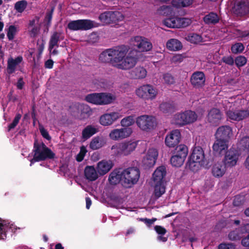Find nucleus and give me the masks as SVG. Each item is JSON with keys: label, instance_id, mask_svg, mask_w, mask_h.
I'll return each instance as SVG.
<instances>
[{"label": "nucleus", "instance_id": "nucleus-1", "mask_svg": "<svg viewBox=\"0 0 249 249\" xmlns=\"http://www.w3.org/2000/svg\"><path fill=\"white\" fill-rule=\"evenodd\" d=\"M129 47L120 45L107 49L99 56V60L104 63H110L112 66L122 70H128L134 67L137 59L128 55Z\"/></svg>", "mask_w": 249, "mask_h": 249}, {"label": "nucleus", "instance_id": "nucleus-2", "mask_svg": "<svg viewBox=\"0 0 249 249\" xmlns=\"http://www.w3.org/2000/svg\"><path fill=\"white\" fill-rule=\"evenodd\" d=\"M116 100V96L111 93L100 92L88 94L85 100L90 104L104 106L113 103Z\"/></svg>", "mask_w": 249, "mask_h": 249}, {"label": "nucleus", "instance_id": "nucleus-3", "mask_svg": "<svg viewBox=\"0 0 249 249\" xmlns=\"http://www.w3.org/2000/svg\"><path fill=\"white\" fill-rule=\"evenodd\" d=\"M226 115L230 121L239 122L249 117V109H237L235 103L225 101Z\"/></svg>", "mask_w": 249, "mask_h": 249}, {"label": "nucleus", "instance_id": "nucleus-4", "mask_svg": "<svg viewBox=\"0 0 249 249\" xmlns=\"http://www.w3.org/2000/svg\"><path fill=\"white\" fill-rule=\"evenodd\" d=\"M135 93L140 99L143 101H151L157 97L158 90L153 85L146 84L138 87L135 89Z\"/></svg>", "mask_w": 249, "mask_h": 249}, {"label": "nucleus", "instance_id": "nucleus-5", "mask_svg": "<svg viewBox=\"0 0 249 249\" xmlns=\"http://www.w3.org/2000/svg\"><path fill=\"white\" fill-rule=\"evenodd\" d=\"M197 119V115L195 111L187 110L175 114L173 117L172 122L179 126H183L194 123Z\"/></svg>", "mask_w": 249, "mask_h": 249}, {"label": "nucleus", "instance_id": "nucleus-6", "mask_svg": "<svg viewBox=\"0 0 249 249\" xmlns=\"http://www.w3.org/2000/svg\"><path fill=\"white\" fill-rule=\"evenodd\" d=\"M140 176V171L137 168H128L122 172V184L126 187H131L138 182Z\"/></svg>", "mask_w": 249, "mask_h": 249}, {"label": "nucleus", "instance_id": "nucleus-7", "mask_svg": "<svg viewBox=\"0 0 249 249\" xmlns=\"http://www.w3.org/2000/svg\"><path fill=\"white\" fill-rule=\"evenodd\" d=\"M138 127L142 131L150 132L156 128L157 122L153 116L143 115L138 117L136 119Z\"/></svg>", "mask_w": 249, "mask_h": 249}, {"label": "nucleus", "instance_id": "nucleus-8", "mask_svg": "<svg viewBox=\"0 0 249 249\" xmlns=\"http://www.w3.org/2000/svg\"><path fill=\"white\" fill-rule=\"evenodd\" d=\"M34 156L33 160L39 161L46 159H53L55 154L48 148L43 142L38 143L36 142L34 143Z\"/></svg>", "mask_w": 249, "mask_h": 249}, {"label": "nucleus", "instance_id": "nucleus-9", "mask_svg": "<svg viewBox=\"0 0 249 249\" xmlns=\"http://www.w3.org/2000/svg\"><path fill=\"white\" fill-rule=\"evenodd\" d=\"M162 22L164 25L169 28H180L188 26L192 21L191 18L176 17L166 18Z\"/></svg>", "mask_w": 249, "mask_h": 249}, {"label": "nucleus", "instance_id": "nucleus-10", "mask_svg": "<svg viewBox=\"0 0 249 249\" xmlns=\"http://www.w3.org/2000/svg\"><path fill=\"white\" fill-rule=\"evenodd\" d=\"M130 44L141 52L150 51L153 47L151 42L147 38L142 36H136L131 38Z\"/></svg>", "mask_w": 249, "mask_h": 249}, {"label": "nucleus", "instance_id": "nucleus-11", "mask_svg": "<svg viewBox=\"0 0 249 249\" xmlns=\"http://www.w3.org/2000/svg\"><path fill=\"white\" fill-rule=\"evenodd\" d=\"M97 27V24L89 19H79L70 21L68 24V28L71 30H88L93 27Z\"/></svg>", "mask_w": 249, "mask_h": 249}, {"label": "nucleus", "instance_id": "nucleus-12", "mask_svg": "<svg viewBox=\"0 0 249 249\" xmlns=\"http://www.w3.org/2000/svg\"><path fill=\"white\" fill-rule=\"evenodd\" d=\"M239 158L240 154L238 151L233 147H231L225 153L222 162L227 168H232L237 165Z\"/></svg>", "mask_w": 249, "mask_h": 249}, {"label": "nucleus", "instance_id": "nucleus-13", "mask_svg": "<svg viewBox=\"0 0 249 249\" xmlns=\"http://www.w3.org/2000/svg\"><path fill=\"white\" fill-rule=\"evenodd\" d=\"M123 116V115L120 111L106 113L100 116L99 123L103 126H109L121 118Z\"/></svg>", "mask_w": 249, "mask_h": 249}, {"label": "nucleus", "instance_id": "nucleus-14", "mask_svg": "<svg viewBox=\"0 0 249 249\" xmlns=\"http://www.w3.org/2000/svg\"><path fill=\"white\" fill-rule=\"evenodd\" d=\"M132 132L130 127L115 128L110 131L109 137L112 140L119 141L129 137Z\"/></svg>", "mask_w": 249, "mask_h": 249}, {"label": "nucleus", "instance_id": "nucleus-15", "mask_svg": "<svg viewBox=\"0 0 249 249\" xmlns=\"http://www.w3.org/2000/svg\"><path fill=\"white\" fill-rule=\"evenodd\" d=\"M232 12L238 17H242L249 12V0H235Z\"/></svg>", "mask_w": 249, "mask_h": 249}, {"label": "nucleus", "instance_id": "nucleus-16", "mask_svg": "<svg viewBox=\"0 0 249 249\" xmlns=\"http://www.w3.org/2000/svg\"><path fill=\"white\" fill-rule=\"evenodd\" d=\"M215 139L229 141L233 136L232 128L229 125H222L219 127L214 134Z\"/></svg>", "mask_w": 249, "mask_h": 249}, {"label": "nucleus", "instance_id": "nucleus-17", "mask_svg": "<svg viewBox=\"0 0 249 249\" xmlns=\"http://www.w3.org/2000/svg\"><path fill=\"white\" fill-rule=\"evenodd\" d=\"M181 134L179 130H173L166 135L165 139V143L169 147H174L180 142Z\"/></svg>", "mask_w": 249, "mask_h": 249}, {"label": "nucleus", "instance_id": "nucleus-18", "mask_svg": "<svg viewBox=\"0 0 249 249\" xmlns=\"http://www.w3.org/2000/svg\"><path fill=\"white\" fill-rule=\"evenodd\" d=\"M158 156V150L154 148H149L144 157L142 162L147 166L151 167L156 163Z\"/></svg>", "mask_w": 249, "mask_h": 249}, {"label": "nucleus", "instance_id": "nucleus-19", "mask_svg": "<svg viewBox=\"0 0 249 249\" xmlns=\"http://www.w3.org/2000/svg\"><path fill=\"white\" fill-rule=\"evenodd\" d=\"M113 166V163L110 160H103L99 161L96 166L100 176H103L109 172Z\"/></svg>", "mask_w": 249, "mask_h": 249}, {"label": "nucleus", "instance_id": "nucleus-20", "mask_svg": "<svg viewBox=\"0 0 249 249\" xmlns=\"http://www.w3.org/2000/svg\"><path fill=\"white\" fill-rule=\"evenodd\" d=\"M213 145V150L215 154L221 155L226 153L229 147L228 142L224 140L215 139Z\"/></svg>", "mask_w": 249, "mask_h": 249}, {"label": "nucleus", "instance_id": "nucleus-21", "mask_svg": "<svg viewBox=\"0 0 249 249\" xmlns=\"http://www.w3.org/2000/svg\"><path fill=\"white\" fill-rule=\"evenodd\" d=\"M223 118V115L219 109L217 108L211 109L208 114L207 120L212 125L219 124Z\"/></svg>", "mask_w": 249, "mask_h": 249}, {"label": "nucleus", "instance_id": "nucleus-22", "mask_svg": "<svg viewBox=\"0 0 249 249\" xmlns=\"http://www.w3.org/2000/svg\"><path fill=\"white\" fill-rule=\"evenodd\" d=\"M166 174V168L163 166L158 167L153 174V184H164V178Z\"/></svg>", "mask_w": 249, "mask_h": 249}, {"label": "nucleus", "instance_id": "nucleus-23", "mask_svg": "<svg viewBox=\"0 0 249 249\" xmlns=\"http://www.w3.org/2000/svg\"><path fill=\"white\" fill-rule=\"evenodd\" d=\"M190 80L193 86L199 88L204 85L205 76L203 72L196 71L192 74Z\"/></svg>", "mask_w": 249, "mask_h": 249}, {"label": "nucleus", "instance_id": "nucleus-24", "mask_svg": "<svg viewBox=\"0 0 249 249\" xmlns=\"http://www.w3.org/2000/svg\"><path fill=\"white\" fill-rule=\"evenodd\" d=\"M40 33L39 18L35 17L29 22V34L30 36L35 37Z\"/></svg>", "mask_w": 249, "mask_h": 249}, {"label": "nucleus", "instance_id": "nucleus-25", "mask_svg": "<svg viewBox=\"0 0 249 249\" xmlns=\"http://www.w3.org/2000/svg\"><path fill=\"white\" fill-rule=\"evenodd\" d=\"M84 172L85 178L90 181L96 180L100 176L97 170L92 165L87 166Z\"/></svg>", "mask_w": 249, "mask_h": 249}, {"label": "nucleus", "instance_id": "nucleus-26", "mask_svg": "<svg viewBox=\"0 0 249 249\" xmlns=\"http://www.w3.org/2000/svg\"><path fill=\"white\" fill-rule=\"evenodd\" d=\"M226 168H227V167L225 166L222 161H217L213 164L212 167V172L214 177L220 178L225 174Z\"/></svg>", "mask_w": 249, "mask_h": 249}, {"label": "nucleus", "instance_id": "nucleus-27", "mask_svg": "<svg viewBox=\"0 0 249 249\" xmlns=\"http://www.w3.org/2000/svg\"><path fill=\"white\" fill-rule=\"evenodd\" d=\"M147 71L143 67L137 66L129 72L131 77L134 79H142L146 77Z\"/></svg>", "mask_w": 249, "mask_h": 249}, {"label": "nucleus", "instance_id": "nucleus-28", "mask_svg": "<svg viewBox=\"0 0 249 249\" xmlns=\"http://www.w3.org/2000/svg\"><path fill=\"white\" fill-rule=\"evenodd\" d=\"M23 58L18 56L15 58H9L7 60V71L9 74L14 72L19 64L21 63Z\"/></svg>", "mask_w": 249, "mask_h": 249}, {"label": "nucleus", "instance_id": "nucleus-29", "mask_svg": "<svg viewBox=\"0 0 249 249\" xmlns=\"http://www.w3.org/2000/svg\"><path fill=\"white\" fill-rule=\"evenodd\" d=\"M137 146V143L135 141H129L121 142L123 156H127L129 155L135 150Z\"/></svg>", "mask_w": 249, "mask_h": 249}, {"label": "nucleus", "instance_id": "nucleus-30", "mask_svg": "<svg viewBox=\"0 0 249 249\" xmlns=\"http://www.w3.org/2000/svg\"><path fill=\"white\" fill-rule=\"evenodd\" d=\"M190 158L193 160L203 163L204 153L202 148L199 146L194 148Z\"/></svg>", "mask_w": 249, "mask_h": 249}, {"label": "nucleus", "instance_id": "nucleus-31", "mask_svg": "<svg viewBox=\"0 0 249 249\" xmlns=\"http://www.w3.org/2000/svg\"><path fill=\"white\" fill-rule=\"evenodd\" d=\"M98 132V129L92 125H88L82 132V137L84 140L89 139Z\"/></svg>", "mask_w": 249, "mask_h": 249}, {"label": "nucleus", "instance_id": "nucleus-32", "mask_svg": "<svg viewBox=\"0 0 249 249\" xmlns=\"http://www.w3.org/2000/svg\"><path fill=\"white\" fill-rule=\"evenodd\" d=\"M167 48L173 51H177L182 48L181 43L177 39H170L166 43Z\"/></svg>", "mask_w": 249, "mask_h": 249}, {"label": "nucleus", "instance_id": "nucleus-33", "mask_svg": "<svg viewBox=\"0 0 249 249\" xmlns=\"http://www.w3.org/2000/svg\"><path fill=\"white\" fill-rule=\"evenodd\" d=\"M64 36L61 33L54 32L51 36L49 41V49H53L54 46L57 45L58 41L59 40H63Z\"/></svg>", "mask_w": 249, "mask_h": 249}, {"label": "nucleus", "instance_id": "nucleus-34", "mask_svg": "<svg viewBox=\"0 0 249 249\" xmlns=\"http://www.w3.org/2000/svg\"><path fill=\"white\" fill-rule=\"evenodd\" d=\"M105 144L102 138L99 136L93 138L89 144V147L92 150H97L102 147Z\"/></svg>", "mask_w": 249, "mask_h": 249}, {"label": "nucleus", "instance_id": "nucleus-35", "mask_svg": "<svg viewBox=\"0 0 249 249\" xmlns=\"http://www.w3.org/2000/svg\"><path fill=\"white\" fill-rule=\"evenodd\" d=\"M5 30L8 39L9 40H13L19 31V29L18 25H11L9 26Z\"/></svg>", "mask_w": 249, "mask_h": 249}, {"label": "nucleus", "instance_id": "nucleus-36", "mask_svg": "<svg viewBox=\"0 0 249 249\" xmlns=\"http://www.w3.org/2000/svg\"><path fill=\"white\" fill-rule=\"evenodd\" d=\"M194 1V0H172V5L178 8L187 7L191 5Z\"/></svg>", "mask_w": 249, "mask_h": 249}, {"label": "nucleus", "instance_id": "nucleus-37", "mask_svg": "<svg viewBox=\"0 0 249 249\" xmlns=\"http://www.w3.org/2000/svg\"><path fill=\"white\" fill-rule=\"evenodd\" d=\"M109 182L112 184H116L121 181L122 182V172L114 170L110 173L108 178Z\"/></svg>", "mask_w": 249, "mask_h": 249}, {"label": "nucleus", "instance_id": "nucleus-38", "mask_svg": "<svg viewBox=\"0 0 249 249\" xmlns=\"http://www.w3.org/2000/svg\"><path fill=\"white\" fill-rule=\"evenodd\" d=\"M188 153V147L184 144H179L175 148V153L178 156L186 158Z\"/></svg>", "mask_w": 249, "mask_h": 249}, {"label": "nucleus", "instance_id": "nucleus-39", "mask_svg": "<svg viewBox=\"0 0 249 249\" xmlns=\"http://www.w3.org/2000/svg\"><path fill=\"white\" fill-rule=\"evenodd\" d=\"M204 21L207 24H215L219 20L218 15L214 13H210L203 18Z\"/></svg>", "mask_w": 249, "mask_h": 249}, {"label": "nucleus", "instance_id": "nucleus-40", "mask_svg": "<svg viewBox=\"0 0 249 249\" xmlns=\"http://www.w3.org/2000/svg\"><path fill=\"white\" fill-rule=\"evenodd\" d=\"M154 191L153 196L156 198L160 197L165 192L164 184H153Z\"/></svg>", "mask_w": 249, "mask_h": 249}, {"label": "nucleus", "instance_id": "nucleus-41", "mask_svg": "<svg viewBox=\"0 0 249 249\" xmlns=\"http://www.w3.org/2000/svg\"><path fill=\"white\" fill-rule=\"evenodd\" d=\"M186 158L181 156H178L173 155L170 159V162L172 166L176 167H179L182 166Z\"/></svg>", "mask_w": 249, "mask_h": 249}, {"label": "nucleus", "instance_id": "nucleus-42", "mask_svg": "<svg viewBox=\"0 0 249 249\" xmlns=\"http://www.w3.org/2000/svg\"><path fill=\"white\" fill-rule=\"evenodd\" d=\"M136 120H135L133 116H128L122 119L120 122V124L122 126L124 127H129L132 125Z\"/></svg>", "mask_w": 249, "mask_h": 249}, {"label": "nucleus", "instance_id": "nucleus-43", "mask_svg": "<svg viewBox=\"0 0 249 249\" xmlns=\"http://www.w3.org/2000/svg\"><path fill=\"white\" fill-rule=\"evenodd\" d=\"M202 164L203 163L202 162L193 160L192 159L190 158L188 162V167L191 171L196 172L199 169Z\"/></svg>", "mask_w": 249, "mask_h": 249}, {"label": "nucleus", "instance_id": "nucleus-44", "mask_svg": "<svg viewBox=\"0 0 249 249\" xmlns=\"http://www.w3.org/2000/svg\"><path fill=\"white\" fill-rule=\"evenodd\" d=\"M111 11L106 12L101 14L99 17L100 21L104 24L112 23Z\"/></svg>", "mask_w": 249, "mask_h": 249}, {"label": "nucleus", "instance_id": "nucleus-45", "mask_svg": "<svg viewBox=\"0 0 249 249\" xmlns=\"http://www.w3.org/2000/svg\"><path fill=\"white\" fill-rule=\"evenodd\" d=\"M237 144L240 149H249V137L245 136L240 138Z\"/></svg>", "mask_w": 249, "mask_h": 249}, {"label": "nucleus", "instance_id": "nucleus-46", "mask_svg": "<svg viewBox=\"0 0 249 249\" xmlns=\"http://www.w3.org/2000/svg\"><path fill=\"white\" fill-rule=\"evenodd\" d=\"M186 39L193 44H199L202 41L201 36L196 34H190L186 37Z\"/></svg>", "mask_w": 249, "mask_h": 249}, {"label": "nucleus", "instance_id": "nucleus-47", "mask_svg": "<svg viewBox=\"0 0 249 249\" xmlns=\"http://www.w3.org/2000/svg\"><path fill=\"white\" fill-rule=\"evenodd\" d=\"M112 23H116L122 21L124 19V17L122 13L119 11H111Z\"/></svg>", "mask_w": 249, "mask_h": 249}, {"label": "nucleus", "instance_id": "nucleus-48", "mask_svg": "<svg viewBox=\"0 0 249 249\" xmlns=\"http://www.w3.org/2000/svg\"><path fill=\"white\" fill-rule=\"evenodd\" d=\"M111 153L116 156H122V150L121 148V143H116L113 145L111 147Z\"/></svg>", "mask_w": 249, "mask_h": 249}, {"label": "nucleus", "instance_id": "nucleus-49", "mask_svg": "<svg viewBox=\"0 0 249 249\" xmlns=\"http://www.w3.org/2000/svg\"><path fill=\"white\" fill-rule=\"evenodd\" d=\"M159 12L162 15L167 16L172 14L174 13V10L171 6H163L159 9Z\"/></svg>", "mask_w": 249, "mask_h": 249}, {"label": "nucleus", "instance_id": "nucleus-50", "mask_svg": "<svg viewBox=\"0 0 249 249\" xmlns=\"http://www.w3.org/2000/svg\"><path fill=\"white\" fill-rule=\"evenodd\" d=\"M27 3L25 0H21L17 2L15 5V8L18 12H23L27 6Z\"/></svg>", "mask_w": 249, "mask_h": 249}, {"label": "nucleus", "instance_id": "nucleus-51", "mask_svg": "<svg viewBox=\"0 0 249 249\" xmlns=\"http://www.w3.org/2000/svg\"><path fill=\"white\" fill-rule=\"evenodd\" d=\"M244 49V47L241 43H237L231 46V51L233 53H241Z\"/></svg>", "mask_w": 249, "mask_h": 249}, {"label": "nucleus", "instance_id": "nucleus-52", "mask_svg": "<svg viewBox=\"0 0 249 249\" xmlns=\"http://www.w3.org/2000/svg\"><path fill=\"white\" fill-rule=\"evenodd\" d=\"M235 64L237 67L244 66L247 63V59L245 56H238L234 60Z\"/></svg>", "mask_w": 249, "mask_h": 249}, {"label": "nucleus", "instance_id": "nucleus-53", "mask_svg": "<svg viewBox=\"0 0 249 249\" xmlns=\"http://www.w3.org/2000/svg\"><path fill=\"white\" fill-rule=\"evenodd\" d=\"M87 152V151L85 147H81L80 152L76 156V160L78 161H81L84 159Z\"/></svg>", "mask_w": 249, "mask_h": 249}, {"label": "nucleus", "instance_id": "nucleus-54", "mask_svg": "<svg viewBox=\"0 0 249 249\" xmlns=\"http://www.w3.org/2000/svg\"><path fill=\"white\" fill-rule=\"evenodd\" d=\"M39 129L42 136L48 140L51 139V136L49 135L48 132L42 125H39Z\"/></svg>", "mask_w": 249, "mask_h": 249}, {"label": "nucleus", "instance_id": "nucleus-55", "mask_svg": "<svg viewBox=\"0 0 249 249\" xmlns=\"http://www.w3.org/2000/svg\"><path fill=\"white\" fill-rule=\"evenodd\" d=\"M164 82L168 85H171L174 83V79L170 74L167 73L163 75Z\"/></svg>", "mask_w": 249, "mask_h": 249}, {"label": "nucleus", "instance_id": "nucleus-56", "mask_svg": "<svg viewBox=\"0 0 249 249\" xmlns=\"http://www.w3.org/2000/svg\"><path fill=\"white\" fill-rule=\"evenodd\" d=\"M21 118V115L19 114H17L12 123L10 124L8 126V131H10L11 129L15 128V127L18 124L19 120Z\"/></svg>", "mask_w": 249, "mask_h": 249}, {"label": "nucleus", "instance_id": "nucleus-57", "mask_svg": "<svg viewBox=\"0 0 249 249\" xmlns=\"http://www.w3.org/2000/svg\"><path fill=\"white\" fill-rule=\"evenodd\" d=\"M160 107L163 111L164 112H172L174 111V107L168 104H163L161 105Z\"/></svg>", "mask_w": 249, "mask_h": 249}, {"label": "nucleus", "instance_id": "nucleus-58", "mask_svg": "<svg viewBox=\"0 0 249 249\" xmlns=\"http://www.w3.org/2000/svg\"><path fill=\"white\" fill-rule=\"evenodd\" d=\"M222 60L223 62L229 65H233L234 62L233 58L231 56H226L222 58Z\"/></svg>", "mask_w": 249, "mask_h": 249}, {"label": "nucleus", "instance_id": "nucleus-59", "mask_svg": "<svg viewBox=\"0 0 249 249\" xmlns=\"http://www.w3.org/2000/svg\"><path fill=\"white\" fill-rule=\"evenodd\" d=\"M185 56L181 54H177L173 56L172 58V61L174 63H180L181 62Z\"/></svg>", "mask_w": 249, "mask_h": 249}, {"label": "nucleus", "instance_id": "nucleus-60", "mask_svg": "<svg viewBox=\"0 0 249 249\" xmlns=\"http://www.w3.org/2000/svg\"><path fill=\"white\" fill-rule=\"evenodd\" d=\"M219 249H234V247L232 244L222 243L218 246Z\"/></svg>", "mask_w": 249, "mask_h": 249}, {"label": "nucleus", "instance_id": "nucleus-61", "mask_svg": "<svg viewBox=\"0 0 249 249\" xmlns=\"http://www.w3.org/2000/svg\"><path fill=\"white\" fill-rule=\"evenodd\" d=\"M155 230L160 235H164L166 232L165 229L160 226H156Z\"/></svg>", "mask_w": 249, "mask_h": 249}, {"label": "nucleus", "instance_id": "nucleus-62", "mask_svg": "<svg viewBox=\"0 0 249 249\" xmlns=\"http://www.w3.org/2000/svg\"><path fill=\"white\" fill-rule=\"evenodd\" d=\"M229 238L232 240H235L239 239V236L237 231H233L229 234Z\"/></svg>", "mask_w": 249, "mask_h": 249}, {"label": "nucleus", "instance_id": "nucleus-63", "mask_svg": "<svg viewBox=\"0 0 249 249\" xmlns=\"http://www.w3.org/2000/svg\"><path fill=\"white\" fill-rule=\"evenodd\" d=\"M156 220L157 219L155 218H153L152 219L143 218L142 219V220L148 227H150L151 225H152L155 222V221H156Z\"/></svg>", "mask_w": 249, "mask_h": 249}, {"label": "nucleus", "instance_id": "nucleus-64", "mask_svg": "<svg viewBox=\"0 0 249 249\" xmlns=\"http://www.w3.org/2000/svg\"><path fill=\"white\" fill-rule=\"evenodd\" d=\"M53 61L51 59L48 60L45 64V68L47 69H52L53 67Z\"/></svg>", "mask_w": 249, "mask_h": 249}]
</instances>
